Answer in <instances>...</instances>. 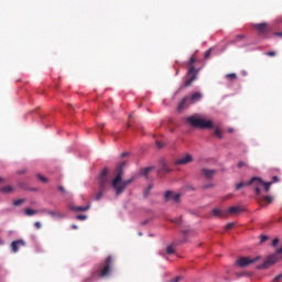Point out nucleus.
Wrapping results in <instances>:
<instances>
[{"mask_svg": "<svg viewBox=\"0 0 282 282\" xmlns=\"http://www.w3.org/2000/svg\"><path fill=\"white\" fill-rule=\"evenodd\" d=\"M124 162L120 164L117 176L112 180V188L116 191V195H122L127 186L133 182L131 178L122 181V169H124Z\"/></svg>", "mask_w": 282, "mask_h": 282, "instance_id": "obj_1", "label": "nucleus"}, {"mask_svg": "<svg viewBox=\"0 0 282 282\" xmlns=\"http://www.w3.org/2000/svg\"><path fill=\"white\" fill-rule=\"evenodd\" d=\"M111 268H113V257L108 256L104 262H101L97 270L93 272V276H100L107 279L111 274Z\"/></svg>", "mask_w": 282, "mask_h": 282, "instance_id": "obj_2", "label": "nucleus"}, {"mask_svg": "<svg viewBox=\"0 0 282 282\" xmlns=\"http://www.w3.org/2000/svg\"><path fill=\"white\" fill-rule=\"evenodd\" d=\"M186 122L196 129H213V121L199 118L197 115L187 117Z\"/></svg>", "mask_w": 282, "mask_h": 282, "instance_id": "obj_3", "label": "nucleus"}, {"mask_svg": "<svg viewBox=\"0 0 282 282\" xmlns=\"http://www.w3.org/2000/svg\"><path fill=\"white\" fill-rule=\"evenodd\" d=\"M282 260V247L279 248L275 253L267 257V259L263 261L262 264H259L257 267L258 270H268V268H272L274 263H278V261Z\"/></svg>", "mask_w": 282, "mask_h": 282, "instance_id": "obj_4", "label": "nucleus"}, {"mask_svg": "<svg viewBox=\"0 0 282 282\" xmlns=\"http://www.w3.org/2000/svg\"><path fill=\"white\" fill-rule=\"evenodd\" d=\"M195 57H191L188 62L189 69L186 74L185 87H191L197 80L198 69H195Z\"/></svg>", "mask_w": 282, "mask_h": 282, "instance_id": "obj_5", "label": "nucleus"}, {"mask_svg": "<svg viewBox=\"0 0 282 282\" xmlns=\"http://www.w3.org/2000/svg\"><path fill=\"white\" fill-rule=\"evenodd\" d=\"M261 257H256V258L241 257L236 261V265H238V268H248V265H252V263H257V261H259Z\"/></svg>", "mask_w": 282, "mask_h": 282, "instance_id": "obj_6", "label": "nucleus"}, {"mask_svg": "<svg viewBox=\"0 0 282 282\" xmlns=\"http://www.w3.org/2000/svg\"><path fill=\"white\" fill-rule=\"evenodd\" d=\"M246 186H253L256 195H261V188H263V180L261 177L253 176Z\"/></svg>", "mask_w": 282, "mask_h": 282, "instance_id": "obj_7", "label": "nucleus"}, {"mask_svg": "<svg viewBox=\"0 0 282 282\" xmlns=\"http://www.w3.org/2000/svg\"><path fill=\"white\" fill-rule=\"evenodd\" d=\"M108 173H109V170L104 169L102 172L99 174L98 176L99 187L109 188V178L107 177Z\"/></svg>", "mask_w": 282, "mask_h": 282, "instance_id": "obj_8", "label": "nucleus"}, {"mask_svg": "<svg viewBox=\"0 0 282 282\" xmlns=\"http://www.w3.org/2000/svg\"><path fill=\"white\" fill-rule=\"evenodd\" d=\"M191 162H193V155L185 154V155L181 156L180 159L175 160L174 164L176 166H186V164H191Z\"/></svg>", "mask_w": 282, "mask_h": 282, "instance_id": "obj_9", "label": "nucleus"}, {"mask_svg": "<svg viewBox=\"0 0 282 282\" xmlns=\"http://www.w3.org/2000/svg\"><path fill=\"white\" fill-rule=\"evenodd\" d=\"M252 28L257 30L259 34H268L270 32V25L268 23L253 24Z\"/></svg>", "mask_w": 282, "mask_h": 282, "instance_id": "obj_10", "label": "nucleus"}, {"mask_svg": "<svg viewBox=\"0 0 282 282\" xmlns=\"http://www.w3.org/2000/svg\"><path fill=\"white\" fill-rule=\"evenodd\" d=\"M25 241L23 239L14 240L11 242V250L17 254L19 252V248H24Z\"/></svg>", "mask_w": 282, "mask_h": 282, "instance_id": "obj_11", "label": "nucleus"}, {"mask_svg": "<svg viewBox=\"0 0 282 282\" xmlns=\"http://www.w3.org/2000/svg\"><path fill=\"white\" fill-rule=\"evenodd\" d=\"M202 175H204V177H206V180H213V177H215V175L217 174L216 170H208V169H203L200 171Z\"/></svg>", "mask_w": 282, "mask_h": 282, "instance_id": "obj_12", "label": "nucleus"}, {"mask_svg": "<svg viewBox=\"0 0 282 282\" xmlns=\"http://www.w3.org/2000/svg\"><path fill=\"white\" fill-rule=\"evenodd\" d=\"M258 202L260 206H268V204H272V202H274V198H272V196H263L259 197Z\"/></svg>", "mask_w": 282, "mask_h": 282, "instance_id": "obj_13", "label": "nucleus"}, {"mask_svg": "<svg viewBox=\"0 0 282 282\" xmlns=\"http://www.w3.org/2000/svg\"><path fill=\"white\" fill-rule=\"evenodd\" d=\"M42 213L50 215L53 219H63V214L54 210L42 209Z\"/></svg>", "mask_w": 282, "mask_h": 282, "instance_id": "obj_14", "label": "nucleus"}, {"mask_svg": "<svg viewBox=\"0 0 282 282\" xmlns=\"http://www.w3.org/2000/svg\"><path fill=\"white\" fill-rule=\"evenodd\" d=\"M180 197H181L180 194H173V192H171V191H167L165 193V199L166 200L173 199L174 202H180Z\"/></svg>", "mask_w": 282, "mask_h": 282, "instance_id": "obj_15", "label": "nucleus"}, {"mask_svg": "<svg viewBox=\"0 0 282 282\" xmlns=\"http://www.w3.org/2000/svg\"><path fill=\"white\" fill-rule=\"evenodd\" d=\"M70 210H74L75 213H86V210L89 209V205L87 206H69Z\"/></svg>", "mask_w": 282, "mask_h": 282, "instance_id": "obj_16", "label": "nucleus"}, {"mask_svg": "<svg viewBox=\"0 0 282 282\" xmlns=\"http://www.w3.org/2000/svg\"><path fill=\"white\" fill-rule=\"evenodd\" d=\"M108 187H100L99 186V192L97 193L95 199L96 202H99V199H102L105 197V193H107Z\"/></svg>", "mask_w": 282, "mask_h": 282, "instance_id": "obj_17", "label": "nucleus"}, {"mask_svg": "<svg viewBox=\"0 0 282 282\" xmlns=\"http://www.w3.org/2000/svg\"><path fill=\"white\" fill-rule=\"evenodd\" d=\"M202 100V93H194L191 97L192 105H195V102H199Z\"/></svg>", "mask_w": 282, "mask_h": 282, "instance_id": "obj_18", "label": "nucleus"}, {"mask_svg": "<svg viewBox=\"0 0 282 282\" xmlns=\"http://www.w3.org/2000/svg\"><path fill=\"white\" fill-rule=\"evenodd\" d=\"M188 101V97H184L178 106H177V111H184V109L186 108V102Z\"/></svg>", "mask_w": 282, "mask_h": 282, "instance_id": "obj_19", "label": "nucleus"}, {"mask_svg": "<svg viewBox=\"0 0 282 282\" xmlns=\"http://www.w3.org/2000/svg\"><path fill=\"white\" fill-rule=\"evenodd\" d=\"M229 213L230 215H239V213H243V208L232 206V207H229Z\"/></svg>", "mask_w": 282, "mask_h": 282, "instance_id": "obj_20", "label": "nucleus"}, {"mask_svg": "<svg viewBox=\"0 0 282 282\" xmlns=\"http://www.w3.org/2000/svg\"><path fill=\"white\" fill-rule=\"evenodd\" d=\"M24 213H25V215H26L28 217H32V216H34V215H37V214H39V210L26 208V209L24 210Z\"/></svg>", "mask_w": 282, "mask_h": 282, "instance_id": "obj_21", "label": "nucleus"}, {"mask_svg": "<svg viewBox=\"0 0 282 282\" xmlns=\"http://www.w3.org/2000/svg\"><path fill=\"white\" fill-rule=\"evenodd\" d=\"M151 171H153V166L144 167L141 170V175L147 177V175H149V173H151Z\"/></svg>", "mask_w": 282, "mask_h": 282, "instance_id": "obj_22", "label": "nucleus"}, {"mask_svg": "<svg viewBox=\"0 0 282 282\" xmlns=\"http://www.w3.org/2000/svg\"><path fill=\"white\" fill-rule=\"evenodd\" d=\"M1 193H4L6 195H8V193H12V186L7 185L0 188Z\"/></svg>", "mask_w": 282, "mask_h": 282, "instance_id": "obj_23", "label": "nucleus"}, {"mask_svg": "<svg viewBox=\"0 0 282 282\" xmlns=\"http://www.w3.org/2000/svg\"><path fill=\"white\" fill-rule=\"evenodd\" d=\"M272 186V182H263L262 187L264 188L265 193H270V187Z\"/></svg>", "mask_w": 282, "mask_h": 282, "instance_id": "obj_24", "label": "nucleus"}, {"mask_svg": "<svg viewBox=\"0 0 282 282\" xmlns=\"http://www.w3.org/2000/svg\"><path fill=\"white\" fill-rule=\"evenodd\" d=\"M227 80H237V74L230 73L226 75Z\"/></svg>", "mask_w": 282, "mask_h": 282, "instance_id": "obj_25", "label": "nucleus"}, {"mask_svg": "<svg viewBox=\"0 0 282 282\" xmlns=\"http://www.w3.org/2000/svg\"><path fill=\"white\" fill-rule=\"evenodd\" d=\"M214 217H221V209H218V208H214L212 210Z\"/></svg>", "mask_w": 282, "mask_h": 282, "instance_id": "obj_26", "label": "nucleus"}, {"mask_svg": "<svg viewBox=\"0 0 282 282\" xmlns=\"http://www.w3.org/2000/svg\"><path fill=\"white\" fill-rule=\"evenodd\" d=\"M36 177H37V180H40V182H43L44 184H47V182H48L47 177H45L41 174H37Z\"/></svg>", "mask_w": 282, "mask_h": 282, "instance_id": "obj_27", "label": "nucleus"}, {"mask_svg": "<svg viewBox=\"0 0 282 282\" xmlns=\"http://www.w3.org/2000/svg\"><path fill=\"white\" fill-rule=\"evenodd\" d=\"M215 135H217V138H219V140H221L224 138V135L221 134V129L216 128L215 129Z\"/></svg>", "mask_w": 282, "mask_h": 282, "instance_id": "obj_28", "label": "nucleus"}, {"mask_svg": "<svg viewBox=\"0 0 282 282\" xmlns=\"http://www.w3.org/2000/svg\"><path fill=\"white\" fill-rule=\"evenodd\" d=\"M161 169H162V171H165V173H171V169H169V167L166 166V163H165V162H162Z\"/></svg>", "mask_w": 282, "mask_h": 282, "instance_id": "obj_29", "label": "nucleus"}, {"mask_svg": "<svg viewBox=\"0 0 282 282\" xmlns=\"http://www.w3.org/2000/svg\"><path fill=\"white\" fill-rule=\"evenodd\" d=\"M208 188H215V184L209 183V184L203 185V191H208Z\"/></svg>", "mask_w": 282, "mask_h": 282, "instance_id": "obj_30", "label": "nucleus"}, {"mask_svg": "<svg viewBox=\"0 0 282 282\" xmlns=\"http://www.w3.org/2000/svg\"><path fill=\"white\" fill-rule=\"evenodd\" d=\"M166 252H167V254H174L175 253V249L173 248V246H167Z\"/></svg>", "mask_w": 282, "mask_h": 282, "instance_id": "obj_31", "label": "nucleus"}, {"mask_svg": "<svg viewBox=\"0 0 282 282\" xmlns=\"http://www.w3.org/2000/svg\"><path fill=\"white\" fill-rule=\"evenodd\" d=\"M153 188V185H149L147 189L144 191V197H149V193H151V189Z\"/></svg>", "mask_w": 282, "mask_h": 282, "instance_id": "obj_32", "label": "nucleus"}, {"mask_svg": "<svg viewBox=\"0 0 282 282\" xmlns=\"http://www.w3.org/2000/svg\"><path fill=\"white\" fill-rule=\"evenodd\" d=\"M76 219H77L78 221H85V220L87 219V215H77V216H76Z\"/></svg>", "mask_w": 282, "mask_h": 282, "instance_id": "obj_33", "label": "nucleus"}, {"mask_svg": "<svg viewBox=\"0 0 282 282\" xmlns=\"http://www.w3.org/2000/svg\"><path fill=\"white\" fill-rule=\"evenodd\" d=\"M24 202H25V199H23V198L14 200L13 206H21V204H23Z\"/></svg>", "mask_w": 282, "mask_h": 282, "instance_id": "obj_34", "label": "nucleus"}, {"mask_svg": "<svg viewBox=\"0 0 282 282\" xmlns=\"http://www.w3.org/2000/svg\"><path fill=\"white\" fill-rule=\"evenodd\" d=\"M235 228V223H229L226 225L225 230H232Z\"/></svg>", "mask_w": 282, "mask_h": 282, "instance_id": "obj_35", "label": "nucleus"}, {"mask_svg": "<svg viewBox=\"0 0 282 282\" xmlns=\"http://www.w3.org/2000/svg\"><path fill=\"white\" fill-rule=\"evenodd\" d=\"M243 166H248V164L243 161L238 162V169H243Z\"/></svg>", "mask_w": 282, "mask_h": 282, "instance_id": "obj_36", "label": "nucleus"}, {"mask_svg": "<svg viewBox=\"0 0 282 282\" xmlns=\"http://www.w3.org/2000/svg\"><path fill=\"white\" fill-rule=\"evenodd\" d=\"M241 39H246V35H243V34L237 35V36H236V40L232 41L231 43H237V41H238V40H241Z\"/></svg>", "mask_w": 282, "mask_h": 282, "instance_id": "obj_37", "label": "nucleus"}, {"mask_svg": "<svg viewBox=\"0 0 282 282\" xmlns=\"http://www.w3.org/2000/svg\"><path fill=\"white\" fill-rule=\"evenodd\" d=\"M212 52H213V48L207 50V51L205 52V58H209Z\"/></svg>", "mask_w": 282, "mask_h": 282, "instance_id": "obj_38", "label": "nucleus"}, {"mask_svg": "<svg viewBox=\"0 0 282 282\" xmlns=\"http://www.w3.org/2000/svg\"><path fill=\"white\" fill-rule=\"evenodd\" d=\"M268 239H270L268 236H261L260 242L265 243V241H268Z\"/></svg>", "mask_w": 282, "mask_h": 282, "instance_id": "obj_39", "label": "nucleus"}, {"mask_svg": "<svg viewBox=\"0 0 282 282\" xmlns=\"http://www.w3.org/2000/svg\"><path fill=\"white\" fill-rule=\"evenodd\" d=\"M265 56H276V52L269 51V52L265 53Z\"/></svg>", "mask_w": 282, "mask_h": 282, "instance_id": "obj_40", "label": "nucleus"}, {"mask_svg": "<svg viewBox=\"0 0 282 282\" xmlns=\"http://www.w3.org/2000/svg\"><path fill=\"white\" fill-rule=\"evenodd\" d=\"M243 186H246V184H243V183H238V184L236 185V189L239 191V189L243 188Z\"/></svg>", "mask_w": 282, "mask_h": 282, "instance_id": "obj_41", "label": "nucleus"}, {"mask_svg": "<svg viewBox=\"0 0 282 282\" xmlns=\"http://www.w3.org/2000/svg\"><path fill=\"white\" fill-rule=\"evenodd\" d=\"M58 191H61V193H63V195H65V193H67V191L65 189V187H63V185L58 186Z\"/></svg>", "mask_w": 282, "mask_h": 282, "instance_id": "obj_42", "label": "nucleus"}, {"mask_svg": "<svg viewBox=\"0 0 282 282\" xmlns=\"http://www.w3.org/2000/svg\"><path fill=\"white\" fill-rule=\"evenodd\" d=\"M272 246H273L274 248H276V246H279V238L273 239Z\"/></svg>", "mask_w": 282, "mask_h": 282, "instance_id": "obj_43", "label": "nucleus"}, {"mask_svg": "<svg viewBox=\"0 0 282 282\" xmlns=\"http://www.w3.org/2000/svg\"><path fill=\"white\" fill-rule=\"evenodd\" d=\"M34 227L36 228V230H41V223L40 221L34 223Z\"/></svg>", "mask_w": 282, "mask_h": 282, "instance_id": "obj_44", "label": "nucleus"}, {"mask_svg": "<svg viewBox=\"0 0 282 282\" xmlns=\"http://www.w3.org/2000/svg\"><path fill=\"white\" fill-rule=\"evenodd\" d=\"M281 279H282V273L279 274L278 276H275V278L273 279V281L279 282V281H281Z\"/></svg>", "mask_w": 282, "mask_h": 282, "instance_id": "obj_45", "label": "nucleus"}, {"mask_svg": "<svg viewBox=\"0 0 282 282\" xmlns=\"http://www.w3.org/2000/svg\"><path fill=\"white\" fill-rule=\"evenodd\" d=\"M271 182L272 184H275V182H279V176H273Z\"/></svg>", "mask_w": 282, "mask_h": 282, "instance_id": "obj_46", "label": "nucleus"}, {"mask_svg": "<svg viewBox=\"0 0 282 282\" xmlns=\"http://www.w3.org/2000/svg\"><path fill=\"white\" fill-rule=\"evenodd\" d=\"M156 147H158V149H162V147H164V144H162V142H160V141H156Z\"/></svg>", "mask_w": 282, "mask_h": 282, "instance_id": "obj_47", "label": "nucleus"}, {"mask_svg": "<svg viewBox=\"0 0 282 282\" xmlns=\"http://www.w3.org/2000/svg\"><path fill=\"white\" fill-rule=\"evenodd\" d=\"M170 282H180V276L174 278V279L171 280Z\"/></svg>", "mask_w": 282, "mask_h": 282, "instance_id": "obj_48", "label": "nucleus"}, {"mask_svg": "<svg viewBox=\"0 0 282 282\" xmlns=\"http://www.w3.org/2000/svg\"><path fill=\"white\" fill-rule=\"evenodd\" d=\"M127 155H129V153L123 152V153L121 154V158H127Z\"/></svg>", "mask_w": 282, "mask_h": 282, "instance_id": "obj_49", "label": "nucleus"}, {"mask_svg": "<svg viewBox=\"0 0 282 282\" xmlns=\"http://www.w3.org/2000/svg\"><path fill=\"white\" fill-rule=\"evenodd\" d=\"M73 230H78V227L76 225H72Z\"/></svg>", "mask_w": 282, "mask_h": 282, "instance_id": "obj_50", "label": "nucleus"}, {"mask_svg": "<svg viewBox=\"0 0 282 282\" xmlns=\"http://www.w3.org/2000/svg\"><path fill=\"white\" fill-rule=\"evenodd\" d=\"M234 131H235V129H232V128L228 129V133H234Z\"/></svg>", "mask_w": 282, "mask_h": 282, "instance_id": "obj_51", "label": "nucleus"}, {"mask_svg": "<svg viewBox=\"0 0 282 282\" xmlns=\"http://www.w3.org/2000/svg\"><path fill=\"white\" fill-rule=\"evenodd\" d=\"M275 36H282V32H276Z\"/></svg>", "mask_w": 282, "mask_h": 282, "instance_id": "obj_52", "label": "nucleus"}, {"mask_svg": "<svg viewBox=\"0 0 282 282\" xmlns=\"http://www.w3.org/2000/svg\"><path fill=\"white\" fill-rule=\"evenodd\" d=\"M174 224H177L180 226V224H182L181 220H174Z\"/></svg>", "mask_w": 282, "mask_h": 282, "instance_id": "obj_53", "label": "nucleus"}, {"mask_svg": "<svg viewBox=\"0 0 282 282\" xmlns=\"http://www.w3.org/2000/svg\"><path fill=\"white\" fill-rule=\"evenodd\" d=\"M236 276H243V273H236Z\"/></svg>", "mask_w": 282, "mask_h": 282, "instance_id": "obj_54", "label": "nucleus"}, {"mask_svg": "<svg viewBox=\"0 0 282 282\" xmlns=\"http://www.w3.org/2000/svg\"><path fill=\"white\" fill-rule=\"evenodd\" d=\"M232 197V194L228 195L225 199H230Z\"/></svg>", "mask_w": 282, "mask_h": 282, "instance_id": "obj_55", "label": "nucleus"}, {"mask_svg": "<svg viewBox=\"0 0 282 282\" xmlns=\"http://www.w3.org/2000/svg\"><path fill=\"white\" fill-rule=\"evenodd\" d=\"M3 243H4L3 239H0V246H3Z\"/></svg>", "mask_w": 282, "mask_h": 282, "instance_id": "obj_56", "label": "nucleus"}]
</instances>
